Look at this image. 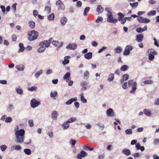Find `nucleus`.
<instances>
[{
  "label": "nucleus",
  "mask_w": 159,
  "mask_h": 159,
  "mask_svg": "<svg viewBox=\"0 0 159 159\" xmlns=\"http://www.w3.org/2000/svg\"><path fill=\"white\" fill-rule=\"evenodd\" d=\"M28 39L30 41H33L36 39L38 36L39 33L35 30H32L28 33Z\"/></svg>",
  "instance_id": "nucleus-2"
},
{
  "label": "nucleus",
  "mask_w": 159,
  "mask_h": 159,
  "mask_svg": "<svg viewBox=\"0 0 159 159\" xmlns=\"http://www.w3.org/2000/svg\"><path fill=\"white\" fill-rule=\"evenodd\" d=\"M58 114L56 111H53L52 114V117L53 120H56L57 119Z\"/></svg>",
  "instance_id": "nucleus-16"
},
{
  "label": "nucleus",
  "mask_w": 159,
  "mask_h": 159,
  "mask_svg": "<svg viewBox=\"0 0 159 159\" xmlns=\"http://www.w3.org/2000/svg\"><path fill=\"white\" fill-rule=\"evenodd\" d=\"M57 91H55L54 92H51V97L52 98L56 97L57 96Z\"/></svg>",
  "instance_id": "nucleus-47"
},
{
  "label": "nucleus",
  "mask_w": 159,
  "mask_h": 159,
  "mask_svg": "<svg viewBox=\"0 0 159 159\" xmlns=\"http://www.w3.org/2000/svg\"><path fill=\"white\" fill-rule=\"evenodd\" d=\"M96 11L98 13H100L103 11V8L101 5H98Z\"/></svg>",
  "instance_id": "nucleus-20"
},
{
  "label": "nucleus",
  "mask_w": 159,
  "mask_h": 159,
  "mask_svg": "<svg viewBox=\"0 0 159 159\" xmlns=\"http://www.w3.org/2000/svg\"><path fill=\"white\" fill-rule=\"evenodd\" d=\"M137 84L136 82H134L133 83V85L132 86V89L130 91V93H134L135 91L137 89Z\"/></svg>",
  "instance_id": "nucleus-13"
},
{
  "label": "nucleus",
  "mask_w": 159,
  "mask_h": 159,
  "mask_svg": "<svg viewBox=\"0 0 159 159\" xmlns=\"http://www.w3.org/2000/svg\"><path fill=\"white\" fill-rule=\"evenodd\" d=\"M63 79H64L65 80L66 82H68L71 79L70 73L69 72H67L64 75Z\"/></svg>",
  "instance_id": "nucleus-10"
},
{
  "label": "nucleus",
  "mask_w": 159,
  "mask_h": 159,
  "mask_svg": "<svg viewBox=\"0 0 159 159\" xmlns=\"http://www.w3.org/2000/svg\"><path fill=\"white\" fill-rule=\"evenodd\" d=\"M16 68L18 70H23L24 69L25 67L23 65H21L16 66Z\"/></svg>",
  "instance_id": "nucleus-29"
},
{
  "label": "nucleus",
  "mask_w": 159,
  "mask_h": 159,
  "mask_svg": "<svg viewBox=\"0 0 159 159\" xmlns=\"http://www.w3.org/2000/svg\"><path fill=\"white\" fill-rule=\"evenodd\" d=\"M12 121V119L10 117H7L5 119V122L7 123H9Z\"/></svg>",
  "instance_id": "nucleus-49"
},
{
  "label": "nucleus",
  "mask_w": 159,
  "mask_h": 159,
  "mask_svg": "<svg viewBox=\"0 0 159 159\" xmlns=\"http://www.w3.org/2000/svg\"><path fill=\"white\" fill-rule=\"evenodd\" d=\"M16 92L19 94H21L23 93V90L21 88H20L19 87L18 88H16Z\"/></svg>",
  "instance_id": "nucleus-30"
},
{
  "label": "nucleus",
  "mask_w": 159,
  "mask_h": 159,
  "mask_svg": "<svg viewBox=\"0 0 159 159\" xmlns=\"http://www.w3.org/2000/svg\"><path fill=\"white\" fill-rule=\"evenodd\" d=\"M129 4L132 7L135 8L137 7L138 6V2H134L133 3H130Z\"/></svg>",
  "instance_id": "nucleus-45"
},
{
  "label": "nucleus",
  "mask_w": 159,
  "mask_h": 159,
  "mask_svg": "<svg viewBox=\"0 0 159 159\" xmlns=\"http://www.w3.org/2000/svg\"><path fill=\"white\" fill-rule=\"evenodd\" d=\"M154 58V55L151 53L149 54V59L151 61Z\"/></svg>",
  "instance_id": "nucleus-58"
},
{
  "label": "nucleus",
  "mask_w": 159,
  "mask_h": 159,
  "mask_svg": "<svg viewBox=\"0 0 159 159\" xmlns=\"http://www.w3.org/2000/svg\"><path fill=\"white\" fill-rule=\"evenodd\" d=\"M0 148L2 151H4L7 148V147L5 145H3L0 146Z\"/></svg>",
  "instance_id": "nucleus-52"
},
{
  "label": "nucleus",
  "mask_w": 159,
  "mask_h": 159,
  "mask_svg": "<svg viewBox=\"0 0 159 159\" xmlns=\"http://www.w3.org/2000/svg\"><path fill=\"white\" fill-rule=\"evenodd\" d=\"M129 78V75L127 74L124 75L122 76L123 80H127Z\"/></svg>",
  "instance_id": "nucleus-42"
},
{
  "label": "nucleus",
  "mask_w": 159,
  "mask_h": 159,
  "mask_svg": "<svg viewBox=\"0 0 159 159\" xmlns=\"http://www.w3.org/2000/svg\"><path fill=\"white\" fill-rule=\"evenodd\" d=\"M130 52L129 51V50L125 48V50L123 54L124 55L127 56L129 54Z\"/></svg>",
  "instance_id": "nucleus-51"
},
{
  "label": "nucleus",
  "mask_w": 159,
  "mask_h": 159,
  "mask_svg": "<svg viewBox=\"0 0 159 159\" xmlns=\"http://www.w3.org/2000/svg\"><path fill=\"white\" fill-rule=\"evenodd\" d=\"M84 149L86 150H89L90 151H92L93 150L94 148L93 147L91 148L89 147L87 145H85L83 147Z\"/></svg>",
  "instance_id": "nucleus-26"
},
{
  "label": "nucleus",
  "mask_w": 159,
  "mask_h": 159,
  "mask_svg": "<svg viewBox=\"0 0 159 159\" xmlns=\"http://www.w3.org/2000/svg\"><path fill=\"white\" fill-rule=\"evenodd\" d=\"M143 112L147 116H150L151 114V111L149 110L145 109L144 110Z\"/></svg>",
  "instance_id": "nucleus-39"
},
{
  "label": "nucleus",
  "mask_w": 159,
  "mask_h": 159,
  "mask_svg": "<svg viewBox=\"0 0 159 159\" xmlns=\"http://www.w3.org/2000/svg\"><path fill=\"white\" fill-rule=\"evenodd\" d=\"M136 31L138 33H140L143 32L142 29L141 28L139 27L136 29Z\"/></svg>",
  "instance_id": "nucleus-63"
},
{
  "label": "nucleus",
  "mask_w": 159,
  "mask_h": 159,
  "mask_svg": "<svg viewBox=\"0 0 159 159\" xmlns=\"http://www.w3.org/2000/svg\"><path fill=\"white\" fill-rule=\"evenodd\" d=\"M15 134L16 139V142L17 143H21L24 141V135L25 131L24 129H21L19 130H15Z\"/></svg>",
  "instance_id": "nucleus-1"
},
{
  "label": "nucleus",
  "mask_w": 159,
  "mask_h": 159,
  "mask_svg": "<svg viewBox=\"0 0 159 159\" xmlns=\"http://www.w3.org/2000/svg\"><path fill=\"white\" fill-rule=\"evenodd\" d=\"M114 79V74L111 73L110 74L107 79V80L109 82H111Z\"/></svg>",
  "instance_id": "nucleus-23"
},
{
  "label": "nucleus",
  "mask_w": 159,
  "mask_h": 159,
  "mask_svg": "<svg viewBox=\"0 0 159 159\" xmlns=\"http://www.w3.org/2000/svg\"><path fill=\"white\" fill-rule=\"evenodd\" d=\"M92 52H89L84 55V57L87 59H90L92 57Z\"/></svg>",
  "instance_id": "nucleus-15"
},
{
  "label": "nucleus",
  "mask_w": 159,
  "mask_h": 159,
  "mask_svg": "<svg viewBox=\"0 0 159 159\" xmlns=\"http://www.w3.org/2000/svg\"><path fill=\"white\" fill-rule=\"evenodd\" d=\"M135 147L137 150H139L140 149L141 146L139 142H138L136 144Z\"/></svg>",
  "instance_id": "nucleus-59"
},
{
  "label": "nucleus",
  "mask_w": 159,
  "mask_h": 159,
  "mask_svg": "<svg viewBox=\"0 0 159 159\" xmlns=\"http://www.w3.org/2000/svg\"><path fill=\"white\" fill-rule=\"evenodd\" d=\"M14 108V106L12 104H10L8 106V111H11Z\"/></svg>",
  "instance_id": "nucleus-61"
},
{
  "label": "nucleus",
  "mask_w": 159,
  "mask_h": 159,
  "mask_svg": "<svg viewBox=\"0 0 159 159\" xmlns=\"http://www.w3.org/2000/svg\"><path fill=\"white\" fill-rule=\"evenodd\" d=\"M133 156L134 158H137L139 157L140 156V155L139 153H136L133 154Z\"/></svg>",
  "instance_id": "nucleus-60"
},
{
  "label": "nucleus",
  "mask_w": 159,
  "mask_h": 159,
  "mask_svg": "<svg viewBox=\"0 0 159 159\" xmlns=\"http://www.w3.org/2000/svg\"><path fill=\"white\" fill-rule=\"evenodd\" d=\"M107 21L108 22L112 23H115L118 20L117 19L113 18L112 13H107Z\"/></svg>",
  "instance_id": "nucleus-3"
},
{
  "label": "nucleus",
  "mask_w": 159,
  "mask_h": 159,
  "mask_svg": "<svg viewBox=\"0 0 159 159\" xmlns=\"http://www.w3.org/2000/svg\"><path fill=\"white\" fill-rule=\"evenodd\" d=\"M28 24L29 26L31 29H33L35 27V23L33 21L30 20Z\"/></svg>",
  "instance_id": "nucleus-25"
},
{
  "label": "nucleus",
  "mask_w": 159,
  "mask_h": 159,
  "mask_svg": "<svg viewBox=\"0 0 159 159\" xmlns=\"http://www.w3.org/2000/svg\"><path fill=\"white\" fill-rule=\"evenodd\" d=\"M28 123L29 124V125L31 127L33 126L34 123L33 120H30L28 121Z\"/></svg>",
  "instance_id": "nucleus-53"
},
{
  "label": "nucleus",
  "mask_w": 159,
  "mask_h": 159,
  "mask_svg": "<svg viewBox=\"0 0 159 159\" xmlns=\"http://www.w3.org/2000/svg\"><path fill=\"white\" fill-rule=\"evenodd\" d=\"M54 15L53 13H51L48 16V19L50 20H52L54 19Z\"/></svg>",
  "instance_id": "nucleus-37"
},
{
  "label": "nucleus",
  "mask_w": 159,
  "mask_h": 159,
  "mask_svg": "<svg viewBox=\"0 0 159 159\" xmlns=\"http://www.w3.org/2000/svg\"><path fill=\"white\" fill-rule=\"evenodd\" d=\"M153 81L152 80H146L144 81V83L145 84H152Z\"/></svg>",
  "instance_id": "nucleus-46"
},
{
  "label": "nucleus",
  "mask_w": 159,
  "mask_h": 159,
  "mask_svg": "<svg viewBox=\"0 0 159 159\" xmlns=\"http://www.w3.org/2000/svg\"><path fill=\"white\" fill-rule=\"evenodd\" d=\"M11 39L13 41H16L17 39V36L15 34H13L11 37Z\"/></svg>",
  "instance_id": "nucleus-57"
},
{
  "label": "nucleus",
  "mask_w": 159,
  "mask_h": 159,
  "mask_svg": "<svg viewBox=\"0 0 159 159\" xmlns=\"http://www.w3.org/2000/svg\"><path fill=\"white\" fill-rule=\"evenodd\" d=\"M52 43L53 45L56 46H58V48H59L62 47L63 44V43L62 42H61L60 44L59 42L57 41H53L52 42Z\"/></svg>",
  "instance_id": "nucleus-11"
},
{
  "label": "nucleus",
  "mask_w": 159,
  "mask_h": 159,
  "mask_svg": "<svg viewBox=\"0 0 159 159\" xmlns=\"http://www.w3.org/2000/svg\"><path fill=\"white\" fill-rule=\"evenodd\" d=\"M89 75V73L88 70L84 72V77L85 79L87 80L88 79Z\"/></svg>",
  "instance_id": "nucleus-28"
},
{
  "label": "nucleus",
  "mask_w": 159,
  "mask_h": 159,
  "mask_svg": "<svg viewBox=\"0 0 159 159\" xmlns=\"http://www.w3.org/2000/svg\"><path fill=\"white\" fill-rule=\"evenodd\" d=\"M133 47L130 45H127L125 48L128 50H129V51L130 52V51L133 49Z\"/></svg>",
  "instance_id": "nucleus-50"
},
{
  "label": "nucleus",
  "mask_w": 159,
  "mask_h": 159,
  "mask_svg": "<svg viewBox=\"0 0 159 159\" xmlns=\"http://www.w3.org/2000/svg\"><path fill=\"white\" fill-rule=\"evenodd\" d=\"M51 10V8L49 6H46L45 7L44 11H46L48 13H49L50 12Z\"/></svg>",
  "instance_id": "nucleus-41"
},
{
  "label": "nucleus",
  "mask_w": 159,
  "mask_h": 159,
  "mask_svg": "<svg viewBox=\"0 0 159 159\" xmlns=\"http://www.w3.org/2000/svg\"><path fill=\"white\" fill-rule=\"evenodd\" d=\"M156 11L154 10H152L147 14L149 16H152L155 15L156 14Z\"/></svg>",
  "instance_id": "nucleus-38"
},
{
  "label": "nucleus",
  "mask_w": 159,
  "mask_h": 159,
  "mask_svg": "<svg viewBox=\"0 0 159 159\" xmlns=\"http://www.w3.org/2000/svg\"><path fill=\"white\" fill-rule=\"evenodd\" d=\"M123 153L126 156L130 155L131 154L130 151L128 149H125L122 151Z\"/></svg>",
  "instance_id": "nucleus-22"
},
{
  "label": "nucleus",
  "mask_w": 159,
  "mask_h": 159,
  "mask_svg": "<svg viewBox=\"0 0 159 159\" xmlns=\"http://www.w3.org/2000/svg\"><path fill=\"white\" fill-rule=\"evenodd\" d=\"M37 89V88L36 87L33 86L31 88H28V90L30 91H33L36 90Z\"/></svg>",
  "instance_id": "nucleus-56"
},
{
  "label": "nucleus",
  "mask_w": 159,
  "mask_h": 159,
  "mask_svg": "<svg viewBox=\"0 0 159 159\" xmlns=\"http://www.w3.org/2000/svg\"><path fill=\"white\" fill-rule=\"evenodd\" d=\"M122 87L124 89H126L127 88V83H125L122 85Z\"/></svg>",
  "instance_id": "nucleus-62"
},
{
  "label": "nucleus",
  "mask_w": 159,
  "mask_h": 159,
  "mask_svg": "<svg viewBox=\"0 0 159 159\" xmlns=\"http://www.w3.org/2000/svg\"><path fill=\"white\" fill-rule=\"evenodd\" d=\"M90 8L89 7H87L85 8L84 11V16H86L88 14Z\"/></svg>",
  "instance_id": "nucleus-32"
},
{
  "label": "nucleus",
  "mask_w": 159,
  "mask_h": 159,
  "mask_svg": "<svg viewBox=\"0 0 159 159\" xmlns=\"http://www.w3.org/2000/svg\"><path fill=\"white\" fill-rule=\"evenodd\" d=\"M88 155L87 153L84 151H81L80 153L77 155V158L79 159H81L82 158L85 157Z\"/></svg>",
  "instance_id": "nucleus-7"
},
{
  "label": "nucleus",
  "mask_w": 159,
  "mask_h": 159,
  "mask_svg": "<svg viewBox=\"0 0 159 159\" xmlns=\"http://www.w3.org/2000/svg\"><path fill=\"white\" fill-rule=\"evenodd\" d=\"M77 98L76 97H74L73 98H71L68 101L66 102V104L67 105L71 104L73 102L76 101Z\"/></svg>",
  "instance_id": "nucleus-14"
},
{
  "label": "nucleus",
  "mask_w": 159,
  "mask_h": 159,
  "mask_svg": "<svg viewBox=\"0 0 159 159\" xmlns=\"http://www.w3.org/2000/svg\"><path fill=\"white\" fill-rule=\"evenodd\" d=\"M19 46L20 48L18 51L19 52H23L24 51L25 49V47L24 46L23 43H20L19 44Z\"/></svg>",
  "instance_id": "nucleus-19"
},
{
  "label": "nucleus",
  "mask_w": 159,
  "mask_h": 159,
  "mask_svg": "<svg viewBox=\"0 0 159 159\" xmlns=\"http://www.w3.org/2000/svg\"><path fill=\"white\" fill-rule=\"evenodd\" d=\"M116 52L117 53H120L122 50V48L120 47H117L115 49Z\"/></svg>",
  "instance_id": "nucleus-34"
},
{
  "label": "nucleus",
  "mask_w": 159,
  "mask_h": 159,
  "mask_svg": "<svg viewBox=\"0 0 159 159\" xmlns=\"http://www.w3.org/2000/svg\"><path fill=\"white\" fill-rule=\"evenodd\" d=\"M137 39L136 40L138 42H140L142 41L143 38V34H140L139 35H137L136 36Z\"/></svg>",
  "instance_id": "nucleus-17"
},
{
  "label": "nucleus",
  "mask_w": 159,
  "mask_h": 159,
  "mask_svg": "<svg viewBox=\"0 0 159 159\" xmlns=\"http://www.w3.org/2000/svg\"><path fill=\"white\" fill-rule=\"evenodd\" d=\"M52 40V38H50L48 40H45L41 42L39 44V46H43L46 47H48L49 46Z\"/></svg>",
  "instance_id": "nucleus-4"
},
{
  "label": "nucleus",
  "mask_w": 159,
  "mask_h": 159,
  "mask_svg": "<svg viewBox=\"0 0 159 159\" xmlns=\"http://www.w3.org/2000/svg\"><path fill=\"white\" fill-rule=\"evenodd\" d=\"M11 148H13V149L19 150L21 149V147L20 145H16L15 146H12Z\"/></svg>",
  "instance_id": "nucleus-36"
},
{
  "label": "nucleus",
  "mask_w": 159,
  "mask_h": 159,
  "mask_svg": "<svg viewBox=\"0 0 159 159\" xmlns=\"http://www.w3.org/2000/svg\"><path fill=\"white\" fill-rule=\"evenodd\" d=\"M80 99L81 102L83 103H86L87 102V100L84 96V94L83 93L81 94Z\"/></svg>",
  "instance_id": "nucleus-27"
},
{
  "label": "nucleus",
  "mask_w": 159,
  "mask_h": 159,
  "mask_svg": "<svg viewBox=\"0 0 159 159\" xmlns=\"http://www.w3.org/2000/svg\"><path fill=\"white\" fill-rule=\"evenodd\" d=\"M125 133L127 134H132V132L131 129H128L125 130Z\"/></svg>",
  "instance_id": "nucleus-48"
},
{
  "label": "nucleus",
  "mask_w": 159,
  "mask_h": 159,
  "mask_svg": "<svg viewBox=\"0 0 159 159\" xmlns=\"http://www.w3.org/2000/svg\"><path fill=\"white\" fill-rule=\"evenodd\" d=\"M25 153L28 155H30L31 153V151L30 149H24Z\"/></svg>",
  "instance_id": "nucleus-44"
},
{
  "label": "nucleus",
  "mask_w": 159,
  "mask_h": 159,
  "mask_svg": "<svg viewBox=\"0 0 159 159\" xmlns=\"http://www.w3.org/2000/svg\"><path fill=\"white\" fill-rule=\"evenodd\" d=\"M118 15H119V17L118 18V20L119 21H121L122 20V19L124 17V15L122 14L120 12H119L118 13Z\"/></svg>",
  "instance_id": "nucleus-40"
},
{
  "label": "nucleus",
  "mask_w": 159,
  "mask_h": 159,
  "mask_svg": "<svg viewBox=\"0 0 159 159\" xmlns=\"http://www.w3.org/2000/svg\"><path fill=\"white\" fill-rule=\"evenodd\" d=\"M128 68V66L126 65L122 66L120 68V70L122 71H125Z\"/></svg>",
  "instance_id": "nucleus-35"
},
{
  "label": "nucleus",
  "mask_w": 159,
  "mask_h": 159,
  "mask_svg": "<svg viewBox=\"0 0 159 159\" xmlns=\"http://www.w3.org/2000/svg\"><path fill=\"white\" fill-rule=\"evenodd\" d=\"M77 45L75 43H70L66 47V48L68 49L74 50L76 49Z\"/></svg>",
  "instance_id": "nucleus-9"
},
{
  "label": "nucleus",
  "mask_w": 159,
  "mask_h": 159,
  "mask_svg": "<svg viewBox=\"0 0 159 159\" xmlns=\"http://www.w3.org/2000/svg\"><path fill=\"white\" fill-rule=\"evenodd\" d=\"M107 114L108 116H114L113 110L112 109L109 108L107 111Z\"/></svg>",
  "instance_id": "nucleus-12"
},
{
  "label": "nucleus",
  "mask_w": 159,
  "mask_h": 159,
  "mask_svg": "<svg viewBox=\"0 0 159 159\" xmlns=\"http://www.w3.org/2000/svg\"><path fill=\"white\" fill-rule=\"evenodd\" d=\"M40 104V102L35 99H32L30 102V105L31 107L34 108L39 105Z\"/></svg>",
  "instance_id": "nucleus-5"
},
{
  "label": "nucleus",
  "mask_w": 159,
  "mask_h": 159,
  "mask_svg": "<svg viewBox=\"0 0 159 159\" xmlns=\"http://www.w3.org/2000/svg\"><path fill=\"white\" fill-rule=\"evenodd\" d=\"M67 19L66 17H63L62 18L61 20V25H64L67 22Z\"/></svg>",
  "instance_id": "nucleus-21"
},
{
  "label": "nucleus",
  "mask_w": 159,
  "mask_h": 159,
  "mask_svg": "<svg viewBox=\"0 0 159 159\" xmlns=\"http://www.w3.org/2000/svg\"><path fill=\"white\" fill-rule=\"evenodd\" d=\"M43 70H40L39 71H37L35 74V76L36 78H38L39 77V76L41 74H42L43 73Z\"/></svg>",
  "instance_id": "nucleus-43"
},
{
  "label": "nucleus",
  "mask_w": 159,
  "mask_h": 159,
  "mask_svg": "<svg viewBox=\"0 0 159 159\" xmlns=\"http://www.w3.org/2000/svg\"><path fill=\"white\" fill-rule=\"evenodd\" d=\"M40 46L41 47L39 48L38 49V52H43V51H44L46 49L45 47L44 46Z\"/></svg>",
  "instance_id": "nucleus-33"
},
{
  "label": "nucleus",
  "mask_w": 159,
  "mask_h": 159,
  "mask_svg": "<svg viewBox=\"0 0 159 159\" xmlns=\"http://www.w3.org/2000/svg\"><path fill=\"white\" fill-rule=\"evenodd\" d=\"M77 120V118L75 117H72L69 118L67 120V122L68 123H72L74 121H75Z\"/></svg>",
  "instance_id": "nucleus-31"
},
{
  "label": "nucleus",
  "mask_w": 159,
  "mask_h": 159,
  "mask_svg": "<svg viewBox=\"0 0 159 159\" xmlns=\"http://www.w3.org/2000/svg\"><path fill=\"white\" fill-rule=\"evenodd\" d=\"M138 21L141 23H148L150 22V20L146 18H143L142 17L139 16L137 18Z\"/></svg>",
  "instance_id": "nucleus-6"
},
{
  "label": "nucleus",
  "mask_w": 159,
  "mask_h": 159,
  "mask_svg": "<svg viewBox=\"0 0 159 159\" xmlns=\"http://www.w3.org/2000/svg\"><path fill=\"white\" fill-rule=\"evenodd\" d=\"M70 58V57L69 56L65 57H64V60L62 62L63 64L64 65H65L68 64L69 62V61L67 59H69Z\"/></svg>",
  "instance_id": "nucleus-18"
},
{
  "label": "nucleus",
  "mask_w": 159,
  "mask_h": 159,
  "mask_svg": "<svg viewBox=\"0 0 159 159\" xmlns=\"http://www.w3.org/2000/svg\"><path fill=\"white\" fill-rule=\"evenodd\" d=\"M134 81L133 80H129L128 83V84L129 87H131L133 85V83H134Z\"/></svg>",
  "instance_id": "nucleus-54"
},
{
  "label": "nucleus",
  "mask_w": 159,
  "mask_h": 159,
  "mask_svg": "<svg viewBox=\"0 0 159 159\" xmlns=\"http://www.w3.org/2000/svg\"><path fill=\"white\" fill-rule=\"evenodd\" d=\"M69 123L67 122V121L66 122L62 124V126L63 129H67L69 127Z\"/></svg>",
  "instance_id": "nucleus-24"
},
{
  "label": "nucleus",
  "mask_w": 159,
  "mask_h": 159,
  "mask_svg": "<svg viewBox=\"0 0 159 159\" xmlns=\"http://www.w3.org/2000/svg\"><path fill=\"white\" fill-rule=\"evenodd\" d=\"M56 4L59 9L63 10L65 8L64 5L61 1H57Z\"/></svg>",
  "instance_id": "nucleus-8"
},
{
  "label": "nucleus",
  "mask_w": 159,
  "mask_h": 159,
  "mask_svg": "<svg viewBox=\"0 0 159 159\" xmlns=\"http://www.w3.org/2000/svg\"><path fill=\"white\" fill-rule=\"evenodd\" d=\"M102 20L103 18L102 17L99 16L96 20V23H98L99 22L102 21Z\"/></svg>",
  "instance_id": "nucleus-55"
},
{
  "label": "nucleus",
  "mask_w": 159,
  "mask_h": 159,
  "mask_svg": "<svg viewBox=\"0 0 159 159\" xmlns=\"http://www.w3.org/2000/svg\"><path fill=\"white\" fill-rule=\"evenodd\" d=\"M154 104L156 105H159V98H157L155 100Z\"/></svg>",
  "instance_id": "nucleus-64"
}]
</instances>
